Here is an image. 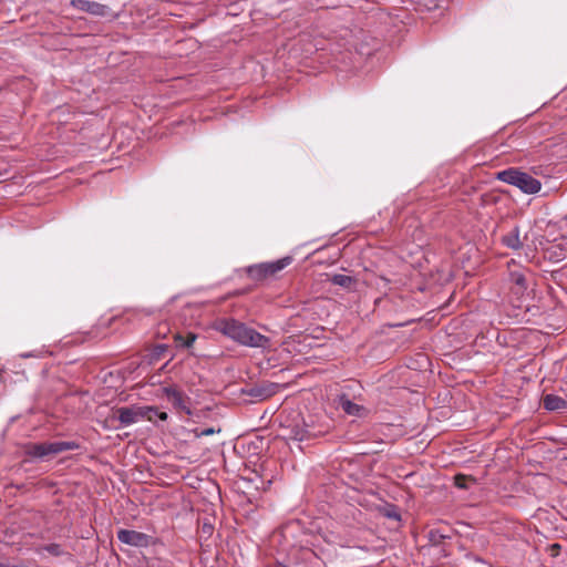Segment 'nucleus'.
<instances>
[{"instance_id":"393cba45","label":"nucleus","mask_w":567,"mask_h":567,"mask_svg":"<svg viewBox=\"0 0 567 567\" xmlns=\"http://www.w3.org/2000/svg\"><path fill=\"white\" fill-rule=\"evenodd\" d=\"M114 319H109L106 323H103L105 327H109L111 324V322L113 321Z\"/></svg>"},{"instance_id":"6e6552de","label":"nucleus","mask_w":567,"mask_h":567,"mask_svg":"<svg viewBox=\"0 0 567 567\" xmlns=\"http://www.w3.org/2000/svg\"><path fill=\"white\" fill-rule=\"evenodd\" d=\"M117 539L130 546L146 547L150 544V536L131 529H120L117 532Z\"/></svg>"},{"instance_id":"bb28decb","label":"nucleus","mask_w":567,"mask_h":567,"mask_svg":"<svg viewBox=\"0 0 567 567\" xmlns=\"http://www.w3.org/2000/svg\"><path fill=\"white\" fill-rule=\"evenodd\" d=\"M553 547H554V550H557V548L558 549L560 548L559 544H555V545H553Z\"/></svg>"},{"instance_id":"b1692460","label":"nucleus","mask_w":567,"mask_h":567,"mask_svg":"<svg viewBox=\"0 0 567 567\" xmlns=\"http://www.w3.org/2000/svg\"><path fill=\"white\" fill-rule=\"evenodd\" d=\"M272 567H288V566L281 564V563H276Z\"/></svg>"},{"instance_id":"a878e982","label":"nucleus","mask_w":567,"mask_h":567,"mask_svg":"<svg viewBox=\"0 0 567 567\" xmlns=\"http://www.w3.org/2000/svg\"><path fill=\"white\" fill-rule=\"evenodd\" d=\"M553 547H554V550H557V548L558 549L560 548L559 544H555V545H553Z\"/></svg>"},{"instance_id":"9b49d317","label":"nucleus","mask_w":567,"mask_h":567,"mask_svg":"<svg viewBox=\"0 0 567 567\" xmlns=\"http://www.w3.org/2000/svg\"><path fill=\"white\" fill-rule=\"evenodd\" d=\"M502 243L511 249H520L523 247V241L519 237V227L515 226L511 231L503 236Z\"/></svg>"},{"instance_id":"5701e85b","label":"nucleus","mask_w":567,"mask_h":567,"mask_svg":"<svg viewBox=\"0 0 567 567\" xmlns=\"http://www.w3.org/2000/svg\"><path fill=\"white\" fill-rule=\"evenodd\" d=\"M0 567H25L24 565H10L6 563H0Z\"/></svg>"},{"instance_id":"0eeeda50","label":"nucleus","mask_w":567,"mask_h":567,"mask_svg":"<svg viewBox=\"0 0 567 567\" xmlns=\"http://www.w3.org/2000/svg\"><path fill=\"white\" fill-rule=\"evenodd\" d=\"M165 398L177 412L192 415V399L176 386H165L163 389Z\"/></svg>"},{"instance_id":"423d86ee","label":"nucleus","mask_w":567,"mask_h":567,"mask_svg":"<svg viewBox=\"0 0 567 567\" xmlns=\"http://www.w3.org/2000/svg\"><path fill=\"white\" fill-rule=\"evenodd\" d=\"M291 261L292 258L287 256L276 261L261 262L249 266L246 269V272L252 280L260 281L268 277L275 276L277 272L289 266Z\"/></svg>"},{"instance_id":"f257e3e1","label":"nucleus","mask_w":567,"mask_h":567,"mask_svg":"<svg viewBox=\"0 0 567 567\" xmlns=\"http://www.w3.org/2000/svg\"><path fill=\"white\" fill-rule=\"evenodd\" d=\"M216 329L224 336L245 347L268 349L271 346L270 338L233 318L217 320Z\"/></svg>"},{"instance_id":"f3484780","label":"nucleus","mask_w":567,"mask_h":567,"mask_svg":"<svg viewBox=\"0 0 567 567\" xmlns=\"http://www.w3.org/2000/svg\"><path fill=\"white\" fill-rule=\"evenodd\" d=\"M475 480L466 476L464 474H457L454 476V484L456 487L461 489H467L470 487L468 483H474Z\"/></svg>"},{"instance_id":"aec40b11","label":"nucleus","mask_w":567,"mask_h":567,"mask_svg":"<svg viewBox=\"0 0 567 567\" xmlns=\"http://www.w3.org/2000/svg\"><path fill=\"white\" fill-rule=\"evenodd\" d=\"M443 538L444 536L440 534L439 530H430V539L433 543H440Z\"/></svg>"},{"instance_id":"2eb2a0df","label":"nucleus","mask_w":567,"mask_h":567,"mask_svg":"<svg viewBox=\"0 0 567 567\" xmlns=\"http://www.w3.org/2000/svg\"><path fill=\"white\" fill-rule=\"evenodd\" d=\"M511 279L515 285L516 293H523L527 289L526 278L522 272H518V271L512 272Z\"/></svg>"},{"instance_id":"4468645a","label":"nucleus","mask_w":567,"mask_h":567,"mask_svg":"<svg viewBox=\"0 0 567 567\" xmlns=\"http://www.w3.org/2000/svg\"><path fill=\"white\" fill-rule=\"evenodd\" d=\"M197 336L193 332H188L186 336H183L182 333L179 332H176L174 334V341H175V346L177 348H185V349H188L193 346V343L195 342Z\"/></svg>"},{"instance_id":"39448f33","label":"nucleus","mask_w":567,"mask_h":567,"mask_svg":"<svg viewBox=\"0 0 567 567\" xmlns=\"http://www.w3.org/2000/svg\"><path fill=\"white\" fill-rule=\"evenodd\" d=\"M330 425L326 423H316L313 416L308 421L301 420V423L286 426L288 433L286 436L290 440L305 441L324 435L329 432Z\"/></svg>"},{"instance_id":"dca6fc26","label":"nucleus","mask_w":567,"mask_h":567,"mask_svg":"<svg viewBox=\"0 0 567 567\" xmlns=\"http://www.w3.org/2000/svg\"><path fill=\"white\" fill-rule=\"evenodd\" d=\"M331 282L343 288H350L354 280L350 276L337 274L331 277Z\"/></svg>"},{"instance_id":"20e7f679","label":"nucleus","mask_w":567,"mask_h":567,"mask_svg":"<svg viewBox=\"0 0 567 567\" xmlns=\"http://www.w3.org/2000/svg\"><path fill=\"white\" fill-rule=\"evenodd\" d=\"M496 177L501 182L516 186L526 194H536L542 188V183L537 178L514 167L498 172Z\"/></svg>"},{"instance_id":"7ed1b4c3","label":"nucleus","mask_w":567,"mask_h":567,"mask_svg":"<svg viewBox=\"0 0 567 567\" xmlns=\"http://www.w3.org/2000/svg\"><path fill=\"white\" fill-rule=\"evenodd\" d=\"M155 412L156 409L152 406H122L113 411L109 421L117 430L137 423L143 419L152 421V413Z\"/></svg>"},{"instance_id":"9d476101","label":"nucleus","mask_w":567,"mask_h":567,"mask_svg":"<svg viewBox=\"0 0 567 567\" xmlns=\"http://www.w3.org/2000/svg\"><path fill=\"white\" fill-rule=\"evenodd\" d=\"M543 406L547 411H565L567 401L556 394H546L543 398Z\"/></svg>"},{"instance_id":"412c9836","label":"nucleus","mask_w":567,"mask_h":567,"mask_svg":"<svg viewBox=\"0 0 567 567\" xmlns=\"http://www.w3.org/2000/svg\"><path fill=\"white\" fill-rule=\"evenodd\" d=\"M155 415H156V416H158V417H159L161 420H163V421H165V420L167 419V413H166V412H158V411L156 410V412H155V413H152V419H153Z\"/></svg>"},{"instance_id":"ddd939ff","label":"nucleus","mask_w":567,"mask_h":567,"mask_svg":"<svg viewBox=\"0 0 567 567\" xmlns=\"http://www.w3.org/2000/svg\"><path fill=\"white\" fill-rule=\"evenodd\" d=\"M340 405L342 410L349 414L354 416H362L365 413V409L349 399L342 398L340 401Z\"/></svg>"},{"instance_id":"f03ea898","label":"nucleus","mask_w":567,"mask_h":567,"mask_svg":"<svg viewBox=\"0 0 567 567\" xmlns=\"http://www.w3.org/2000/svg\"><path fill=\"white\" fill-rule=\"evenodd\" d=\"M80 444L74 441H55V442H29L22 446L24 458L23 463L34 460L47 462L53 456L65 452L79 450Z\"/></svg>"},{"instance_id":"4be33fe9","label":"nucleus","mask_w":567,"mask_h":567,"mask_svg":"<svg viewBox=\"0 0 567 567\" xmlns=\"http://www.w3.org/2000/svg\"><path fill=\"white\" fill-rule=\"evenodd\" d=\"M38 354L35 353H32V352H27V353H21L20 357L21 358H31V357H37Z\"/></svg>"},{"instance_id":"f8f14e48","label":"nucleus","mask_w":567,"mask_h":567,"mask_svg":"<svg viewBox=\"0 0 567 567\" xmlns=\"http://www.w3.org/2000/svg\"><path fill=\"white\" fill-rule=\"evenodd\" d=\"M34 551L41 555L43 551H47L51 556L60 557L66 554L65 549L62 545L58 543H50L45 545H39L34 548Z\"/></svg>"},{"instance_id":"1a4fd4ad","label":"nucleus","mask_w":567,"mask_h":567,"mask_svg":"<svg viewBox=\"0 0 567 567\" xmlns=\"http://www.w3.org/2000/svg\"><path fill=\"white\" fill-rule=\"evenodd\" d=\"M71 6L76 10L87 12L96 17H104L109 12V8L105 4L90 0H71Z\"/></svg>"},{"instance_id":"6ab92c4d","label":"nucleus","mask_w":567,"mask_h":567,"mask_svg":"<svg viewBox=\"0 0 567 567\" xmlns=\"http://www.w3.org/2000/svg\"><path fill=\"white\" fill-rule=\"evenodd\" d=\"M193 432L196 437H202V436H208V435L218 433V432H220V429H218V430H215L214 427H207L204 430L195 429Z\"/></svg>"},{"instance_id":"a211bd4d","label":"nucleus","mask_w":567,"mask_h":567,"mask_svg":"<svg viewBox=\"0 0 567 567\" xmlns=\"http://www.w3.org/2000/svg\"><path fill=\"white\" fill-rule=\"evenodd\" d=\"M383 515L388 518H391V519H394V520H400L401 519V516H400V513H399V509L396 506L394 505H388L385 508H384V512H383Z\"/></svg>"}]
</instances>
